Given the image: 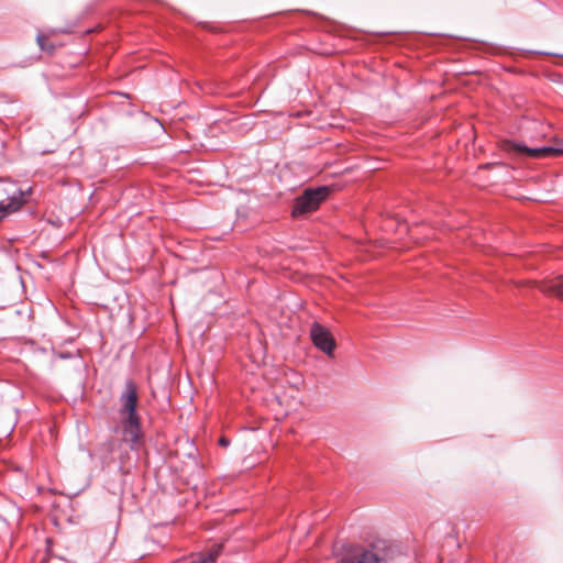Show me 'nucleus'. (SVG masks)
Instances as JSON below:
<instances>
[{
	"label": "nucleus",
	"mask_w": 563,
	"mask_h": 563,
	"mask_svg": "<svg viewBox=\"0 0 563 563\" xmlns=\"http://www.w3.org/2000/svg\"><path fill=\"white\" fill-rule=\"evenodd\" d=\"M120 416L122 418L123 441L130 444L132 450L139 449L141 437L140 420L136 413L137 393L133 382L125 383L120 396Z\"/></svg>",
	"instance_id": "1"
},
{
	"label": "nucleus",
	"mask_w": 563,
	"mask_h": 563,
	"mask_svg": "<svg viewBox=\"0 0 563 563\" xmlns=\"http://www.w3.org/2000/svg\"><path fill=\"white\" fill-rule=\"evenodd\" d=\"M397 558L394 547L377 542L368 548H355L341 559V563H396Z\"/></svg>",
	"instance_id": "2"
},
{
	"label": "nucleus",
	"mask_w": 563,
	"mask_h": 563,
	"mask_svg": "<svg viewBox=\"0 0 563 563\" xmlns=\"http://www.w3.org/2000/svg\"><path fill=\"white\" fill-rule=\"evenodd\" d=\"M328 192V187L306 189L301 196L295 199L291 211L292 216L299 217L301 214L314 211L327 198Z\"/></svg>",
	"instance_id": "3"
},
{
	"label": "nucleus",
	"mask_w": 563,
	"mask_h": 563,
	"mask_svg": "<svg viewBox=\"0 0 563 563\" xmlns=\"http://www.w3.org/2000/svg\"><path fill=\"white\" fill-rule=\"evenodd\" d=\"M2 191L8 196V199L0 201V220L19 210L25 202L24 190L18 188L14 183H9Z\"/></svg>",
	"instance_id": "4"
},
{
	"label": "nucleus",
	"mask_w": 563,
	"mask_h": 563,
	"mask_svg": "<svg viewBox=\"0 0 563 563\" xmlns=\"http://www.w3.org/2000/svg\"><path fill=\"white\" fill-rule=\"evenodd\" d=\"M310 336L316 347L327 355L333 354L335 341L327 328L314 322L310 329Z\"/></svg>",
	"instance_id": "5"
},
{
	"label": "nucleus",
	"mask_w": 563,
	"mask_h": 563,
	"mask_svg": "<svg viewBox=\"0 0 563 563\" xmlns=\"http://www.w3.org/2000/svg\"><path fill=\"white\" fill-rule=\"evenodd\" d=\"M510 148L520 154L527 155L529 157H544V156H550L553 154L563 153V148H556V147H551V146H542V147L531 148V147L526 146L522 143H517V142L510 143Z\"/></svg>",
	"instance_id": "6"
},
{
	"label": "nucleus",
	"mask_w": 563,
	"mask_h": 563,
	"mask_svg": "<svg viewBox=\"0 0 563 563\" xmlns=\"http://www.w3.org/2000/svg\"><path fill=\"white\" fill-rule=\"evenodd\" d=\"M541 291L554 295L563 300V276H558L553 279L544 282L540 286Z\"/></svg>",
	"instance_id": "7"
},
{
	"label": "nucleus",
	"mask_w": 563,
	"mask_h": 563,
	"mask_svg": "<svg viewBox=\"0 0 563 563\" xmlns=\"http://www.w3.org/2000/svg\"><path fill=\"white\" fill-rule=\"evenodd\" d=\"M45 40L46 38L43 34H37L36 41H37V44L40 45L41 49L52 52L54 49V46L53 45L47 46L45 44Z\"/></svg>",
	"instance_id": "8"
},
{
	"label": "nucleus",
	"mask_w": 563,
	"mask_h": 563,
	"mask_svg": "<svg viewBox=\"0 0 563 563\" xmlns=\"http://www.w3.org/2000/svg\"><path fill=\"white\" fill-rule=\"evenodd\" d=\"M54 355H55L56 357H58V358H62V360L73 357V354H70V353H55Z\"/></svg>",
	"instance_id": "9"
},
{
	"label": "nucleus",
	"mask_w": 563,
	"mask_h": 563,
	"mask_svg": "<svg viewBox=\"0 0 563 563\" xmlns=\"http://www.w3.org/2000/svg\"><path fill=\"white\" fill-rule=\"evenodd\" d=\"M219 444L225 448V446H229L230 441H229V439H227V438H224V437H223V438H221V439L219 440Z\"/></svg>",
	"instance_id": "10"
},
{
	"label": "nucleus",
	"mask_w": 563,
	"mask_h": 563,
	"mask_svg": "<svg viewBox=\"0 0 563 563\" xmlns=\"http://www.w3.org/2000/svg\"><path fill=\"white\" fill-rule=\"evenodd\" d=\"M561 57H563V55H560Z\"/></svg>",
	"instance_id": "11"
}]
</instances>
